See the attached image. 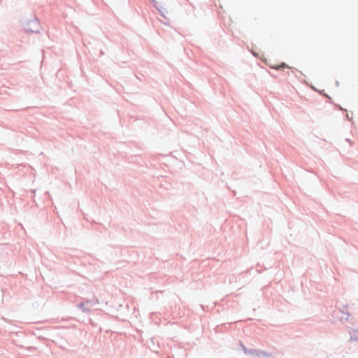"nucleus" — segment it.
I'll return each mask as SVG.
<instances>
[{"label": "nucleus", "mask_w": 358, "mask_h": 358, "mask_svg": "<svg viewBox=\"0 0 358 358\" xmlns=\"http://www.w3.org/2000/svg\"><path fill=\"white\" fill-rule=\"evenodd\" d=\"M271 68H273V69H280L287 68V67H288V66H287V64H286L282 63L281 65L276 66H271Z\"/></svg>", "instance_id": "1"}, {"label": "nucleus", "mask_w": 358, "mask_h": 358, "mask_svg": "<svg viewBox=\"0 0 358 358\" xmlns=\"http://www.w3.org/2000/svg\"><path fill=\"white\" fill-rule=\"evenodd\" d=\"M29 24L38 25V22H36V21H31V22H29Z\"/></svg>", "instance_id": "2"}, {"label": "nucleus", "mask_w": 358, "mask_h": 358, "mask_svg": "<svg viewBox=\"0 0 358 358\" xmlns=\"http://www.w3.org/2000/svg\"><path fill=\"white\" fill-rule=\"evenodd\" d=\"M152 2H155V0H152Z\"/></svg>", "instance_id": "3"}]
</instances>
